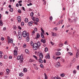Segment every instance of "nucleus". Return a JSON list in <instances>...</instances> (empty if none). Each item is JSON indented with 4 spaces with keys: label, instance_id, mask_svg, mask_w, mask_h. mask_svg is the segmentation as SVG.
I'll use <instances>...</instances> for the list:
<instances>
[{
    "label": "nucleus",
    "instance_id": "obj_19",
    "mask_svg": "<svg viewBox=\"0 0 79 79\" xmlns=\"http://www.w3.org/2000/svg\"><path fill=\"white\" fill-rule=\"evenodd\" d=\"M37 46H38V47H40V45H41V43H40V42H38L37 43Z\"/></svg>",
    "mask_w": 79,
    "mask_h": 79
},
{
    "label": "nucleus",
    "instance_id": "obj_37",
    "mask_svg": "<svg viewBox=\"0 0 79 79\" xmlns=\"http://www.w3.org/2000/svg\"><path fill=\"white\" fill-rule=\"evenodd\" d=\"M49 19H50V20L51 21H52V19H53V17H52V16H51L49 18Z\"/></svg>",
    "mask_w": 79,
    "mask_h": 79
},
{
    "label": "nucleus",
    "instance_id": "obj_58",
    "mask_svg": "<svg viewBox=\"0 0 79 79\" xmlns=\"http://www.w3.org/2000/svg\"><path fill=\"white\" fill-rule=\"evenodd\" d=\"M50 42H51V44L52 45H54V43H53V42H52L51 41Z\"/></svg>",
    "mask_w": 79,
    "mask_h": 79
},
{
    "label": "nucleus",
    "instance_id": "obj_47",
    "mask_svg": "<svg viewBox=\"0 0 79 79\" xmlns=\"http://www.w3.org/2000/svg\"><path fill=\"white\" fill-rule=\"evenodd\" d=\"M30 45H31L32 46H33V47L34 44H33V42H31V43H30Z\"/></svg>",
    "mask_w": 79,
    "mask_h": 79
},
{
    "label": "nucleus",
    "instance_id": "obj_3",
    "mask_svg": "<svg viewBox=\"0 0 79 79\" xmlns=\"http://www.w3.org/2000/svg\"><path fill=\"white\" fill-rule=\"evenodd\" d=\"M41 30L42 32L41 33V37L43 39H45V37H44V35L45 34L44 31L43 30V29L42 28H41Z\"/></svg>",
    "mask_w": 79,
    "mask_h": 79
},
{
    "label": "nucleus",
    "instance_id": "obj_5",
    "mask_svg": "<svg viewBox=\"0 0 79 79\" xmlns=\"http://www.w3.org/2000/svg\"><path fill=\"white\" fill-rule=\"evenodd\" d=\"M17 50H18V47H16L15 48V50L14 51V55H15V56H17L18 55Z\"/></svg>",
    "mask_w": 79,
    "mask_h": 79
},
{
    "label": "nucleus",
    "instance_id": "obj_36",
    "mask_svg": "<svg viewBox=\"0 0 79 79\" xmlns=\"http://www.w3.org/2000/svg\"><path fill=\"white\" fill-rule=\"evenodd\" d=\"M60 76H61V77H64V76H65V74L64 73H62L60 74Z\"/></svg>",
    "mask_w": 79,
    "mask_h": 79
},
{
    "label": "nucleus",
    "instance_id": "obj_60",
    "mask_svg": "<svg viewBox=\"0 0 79 79\" xmlns=\"http://www.w3.org/2000/svg\"><path fill=\"white\" fill-rule=\"evenodd\" d=\"M54 79H59L58 77H54Z\"/></svg>",
    "mask_w": 79,
    "mask_h": 79
},
{
    "label": "nucleus",
    "instance_id": "obj_11",
    "mask_svg": "<svg viewBox=\"0 0 79 79\" xmlns=\"http://www.w3.org/2000/svg\"><path fill=\"white\" fill-rule=\"evenodd\" d=\"M59 66H60V62H58L56 65V68H59Z\"/></svg>",
    "mask_w": 79,
    "mask_h": 79
},
{
    "label": "nucleus",
    "instance_id": "obj_25",
    "mask_svg": "<svg viewBox=\"0 0 79 79\" xmlns=\"http://www.w3.org/2000/svg\"><path fill=\"white\" fill-rule=\"evenodd\" d=\"M33 57L35 58V60H38V59H37V57L35 55H33Z\"/></svg>",
    "mask_w": 79,
    "mask_h": 79
},
{
    "label": "nucleus",
    "instance_id": "obj_49",
    "mask_svg": "<svg viewBox=\"0 0 79 79\" xmlns=\"http://www.w3.org/2000/svg\"><path fill=\"white\" fill-rule=\"evenodd\" d=\"M13 27L14 29H16L17 28L16 27V26H13Z\"/></svg>",
    "mask_w": 79,
    "mask_h": 79
},
{
    "label": "nucleus",
    "instance_id": "obj_29",
    "mask_svg": "<svg viewBox=\"0 0 79 79\" xmlns=\"http://www.w3.org/2000/svg\"><path fill=\"white\" fill-rule=\"evenodd\" d=\"M40 36V35H39V33H37V35H36V37L37 38H39Z\"/></svg>",
    "mask_w": 79,
    "mask_h": 79
},
{
    "label": "nucleus",
    "instance_id": "obj_6",
    "mask_svg": "<svg viewBox=\"0 0 79 79\" xmlns=\"http://www.w3.org/2000/svg\"><path fill=\"white\" fill-rule=\"evenodd\" d=\"M18 37L19 40H21V39H22V34L19 33Z\"/></svg>",
    "mask_w": 79,
    "mask_h": 79
},
{
    "label": "nucleus",
    "instance_id": "obj_63",
    "mask_svg": "<svg viewBox=\"0 0 79 79\" xmlns=\"http://www.w3.org/2000/svg\"><path fill=\"white\" fill-rule=\"evenodd\" d=\"M55 29L56 30V31H57V30H58V29H57V27H55Z\"/></svg>",
    "mask_w": 79,
    "mask_h": 79
},
{
    "label": "nucleus",
    "instance_id": "obj_4",
    "mask_svg": "<svg viewBox=\"0 0 79 79\" xmlns=\"http://www.w3.org/2000/svg\"><path fill=\"white\" fill-rule=\"evenodd\" d=\"M38 48V46H37V45L36 43H35L34 44V45L33 46V48L34 50H37Z\"/></svg>",
    "mask_w": 79,
    "mask_h": 79
},
{
    "label": "nucleus",
    "instance_id": "obj_42",
    "mask_svg": "<svg viewBox=\"0 0 79 79\" xmlns=\"http://www.w3.org/2000/svg\"><path fill=\"white\" fill-rule=\"evenodd\" d=\"M4 58L5 59H6L7 58V56L6 55H5L4 56Z\"/></svg>",
    "mask_w": 79,
    "mask_h": 79
},
{
    "label": "nucleus",
    "instance_id": "obj_21",
    "mask_svg": "<svg viewBox=\"0 0 79 79\" xmlns=\"http://www.w3.org/2000/svg\"><path fill=\"white\" fill-rule=\"evenodd\" d=\"M41 42H42L44 44H45V42H46L45 40L44 39H42L41 40Z\"/></svg>",
    "mask_w": 79,
    "mask_h": 79
},
{
    "label": "nucleus",
    "instance_id": "obj_7",
    "mask_svg": "<svg viewBox=\"0 0 79 79\" xmlns=\"http://www.w3.org/2000/svg\"><path fill=\"white\" fill-rule=\"evenodd\" d=\"M79 51H78V50H77L76 53V58H77L79 57Z\"/></svg>",
    "mask_w": 79,
    "mask_h": 79
},
{
    "label": "nucleus",
    "instance_id": "obj_28",
    "mask_svg": "<svg viewBox=\"0 0 79 79\" xmlns=\"http://www.w3.org/2000/svg\"><path fill=\"white\" fill-rule=\"evenodd\" d=\"M30 16L31 17H32L33 16H34V13L33 12H32L31 14H30Z\"/></svg>",
    "mask_w": 79,
    "mask_h": 79
},
{
    "label": "nucleus",
    "instance_id": "obj_61",
    "mask_svg": "<svg viewBox=\"0 0 79 79\" xmlns=\"http://www.w3.org/2000/svg\"><path fill=\"white\" fill-rule=\"evenodd\" d=\"M19 3H22V1H19L18 2Z\"/></svg>",
    "mask_w": 79,
    "mask_h": 79
},
{
    "label": "nucleus",
    "instance_id": "obj_16",
    "mask_svg": "<svg viewBox=\"0 0 79 79\" xmlns=\"http://www.w3.org/2000/svg\"><path fill=\"white\" fill-rule=\"evenodd\" d=\"M6 72H7L6 73V74H7V75L9 74V73H10V70L8 69H7L6 70Z\"/></svg>",
    "mask_w": 79,
    "mask_h": 79
},
{
    "label": "nucleus",
    "instance_id": "obj_10",
    "mask_svg": "<svg viewBox=\"0 0 79 79\" xmlns=\"http://www.w3.org/2000/svg\"><path fill=\"white\" fill-rule=\"evenodd\" d=\"M39 57L40 58V59H42L43 57H44V56L43 54H42V53H40L39 54Z\"/></svg>",
    "mask_w": 79,
    "mask_h": 79
},
{
    "label": "nucleus",
    "instance_id": "obj_44",
    "mask_svg": "<svg viewBox=\"0 0 79 79\" xmlns=\"http://www.w3.org/2000/svg\"><path fill=\"white\" fill-rule=\"evenodd\" d=\"M34 68L36 69V70H38V69H39V68L37 67V66H35L34 67Z\"/></svg>",
    "mask_w": 79,
    "mask_h": 79
},
{
    "label": "nucleus",
    "instance_id": "obj_48",
    "mask_svg": "<svg viewBox=\"0 0 79 79\" xmlns=\"http://www.w3.org/2000/svg\"><path fill=\"white\" fill-rule=\"evenodd\" d=\"M73 74H76V71L75 70H74L73 71Z\"/></svg>",
    "mask_w": 79,
    "mask_h": 79
},
{
    "label": "nucleus",
    "instance_id": "obj_2",
    "mask_svg": "<svg viewBox=\"0 0 79 79\" xmlns=\"http://www.w3.org/2000/svg\"><path fill=\"white\" fill-rule=\"evenodd\" d=\"M22 35L23 37H28L29 34L27 33L26 31H24L22 33Z\"/></svg>",
    "mask_w": 79,
    "mask_h": 79
},
{
    "label": "nucleus",
    "instance_id": "obj_62",
    "mask_svg": "<svg viewBox=\"0 0 79 79\" xmlns=\"http://www.w3.org/2000/svg\"><path fill=\"white\" fill-rule=\"evenodd\" d=\"M32 34H35V31H32Z\"/></svg>",
    "mask_w": 79,
    "mask_h": 79
},
{
    "label": "nucleus",
    "instance_id": "obj_1",
    "mask_svg": "<svg viewBox=\"0 0 79 79\" xmlns=\"http://www.w3.org/2000/svg\"><path fill=\"white\" fill-rule=\"evenodd\" d=\"M17 60H20L19 61L20 63V64L23 63V60H24V59H23V55H21L20 56H17Z\"/></svg>",
    "mask_w": 79,
    "mask_h": 79
},
{
    "label": "nucleus",
    "instance_id": "obj_32",
    "mask_svg": "<svg viewBox=\"0 0 79 79\" xmlns=\"http://www.w3.org/2000/svg\"><path fill=\"white\" fill-rule=\"evenodd\" d=\"M63 44H59V47H62V46H63Z\"/></svg>",
    "mask_w": 79,
    "mask_h": 79
},
{
    "label": "nucleus",
    "instance_id": "obj_22",
    "mask_svg": "<svg viewBox=\"0 0 79 79\" xmlns=\"http://www.w3.org/2000/svg\"><path fill=\"white\" fill-rule=\"evenodd\" d=\"M27 37L26 41H27V42H29V35L28 36H27Z\"/></svg>",
    "mask_w": 79,
    "mask_h": 79
},
{
    "label": "nucleus",
    "instance_id": "obj_57",
    "mask_svg": "<svg viewBox=\"0 0 79 79\" xmlns=\"http://www.w3.org/2000/svg\"><path fill=\"white\" fill-rule=\"evenodd\" d=\"M6 27H4L3 28V31H5V30H6Z\"/></svg>",
    "mask_w": 79,
    "mask_h": 79
},
{
    "label": "nucleus",
    "instance_id": "obj_35",
    "mask_svg": "<svg viewBox=\"0 0 79 79\" xmlns=\"http://www.w3.org/2000/svg\"><path fill=\"white\" fill-rule=\"evenodd\" d=\"M48 51V48H45V52H47Z\"/></svg>",
    "mask_w": 79,
    "mask_h": 79
},
{
    "label": "nucleus",
    "instance_id": "obj_34",
    "mask_svg": "<svg viewBox=\"0 0 79 79\" xmlns=\"http://www.w3.org/2000/svg\"><path fill=\"white\" fill-rule=\"evenodd\" d=\"M19 76L21 77L23 76V74L22 73H21L19 74Z\"/></svg>",
    "mask_w": 79,
    "mask_h": 79
},
{
    "label": "nucleus",
    "instance_id": "obj_30",
    "mask_svg": "<svg viewBox=\"0 0 79 79\" xmlns=\"http://www.w3.org/2000/svg\"><path fill=\"white\" fill-rule=\"evenodd\" d=\"M35 21L37 23H39V19L38 18H36L35 19Z\"/></svg>",
    "mask_w": 79,
    "mask_h": 79
},
{
    "label": "nucleus",
    "instance_id": "obj_24",
    "mask_svg": "<svg viewBox=\"0 0 79 79\" xmlns=\"http://www.w3.org/2000/svg\"><path fill=\"white\" fill-rule=\"evenodd\" d=\"M44 76H45V78L44 79H48V77H47V75H46V73H44Z\"/></svg>",
    "mask_w": 79,
    "mask_h": 79
},
{
    "label": "nucleus",
    "instance_id": "obj_50",
    "mask_svg": "<svg viewBox=\"0 0 79 79\" xmlns=\"http://www.w3.org/2000/svg\"><path fill=\"white\" fill-rule=\"evenodd\" d=\"M18 28L19 29H20V30H21V27L19 26H18Z\"/></svg>",
    "mask_w": 79,
    "mask_h": 79
},
{
    "label": "nucleus",
    "instance_id": "obj_13",
    "mask_svg": "<svg viewBox=\"0 0 79 79\" xmlns=\"http://www.w3.org/2000/svg\"><path fill=\"white\" fill-rule=\"evenodd\" d=\"M34 23V22L33 21H31L30 22H28V25L29 26H31L32 25V24H33V23Z\"/></svg>",
    "mask_w": 79,
    "mask_h": 79
},
{
    "label": "nucleus",
    "instance_id": "obj_64",
    "mask_svg": "<svg viewBox=\"0 0 79 79\" xmlns=\"http://www.w3.org/2000/svg\"><path fill=\"white\" fill-rule=\"evenodd\" d=\"M0 75H3V73L0 72Z\"/></svg>",
    "mask_w": 79,
    "mask_h": 79
},
{
    "label": "nucleus",
    "instance_id": "obj_20",
    "mask_svg": "<svg viewBox=\"0 0 79 79\" xmlns=\"http://www.w3.org/2000/svg\"><path fill=\"white\" fill-rule=\"evenodd\" d=\"M61 55V52H57L56 53V56H59Z\"/></svg>",
    "mask_w": 79,
    "mask_h": 79
},
{
    "label": "nucleus",
    "instance_id": "obj_9",
    "mask_svg": "<svg viewBox=\"0 0 79 79\" xmlns=\"http://www.w3.org/2000/svg\"><path fill=\"white\" fill-rule=\"evenodd\" d=\"M17 19L18 23H20L21 22V17L20 16L17 17Z\"/></svg>",
    "mask_w": 79,
    "mask_h": 79
},
{
    "label": "nucleus",
    "instance_id": "obj_14",
    "mask_svg": "<svg viewBox=\"0 0 79 79\" xmlns=\"http://www.w3.org/2000/svg\"><path fill=\"white\" fill-rule=\"evenodd\" d=\"M67 54L68 55H69V56H73V54L70 52H68Z\"/></svg>",
    "mask_w": 79,
    "mask_h": 79
},
{
    "label": "nucleus",
    "instance_id": "obj_23",
    "mask_svg": "<svg viewBox=\"0 0 79 79\" xmlns=\"http://www.w3.org/2000/svg\"><path fill=\"white\" fill-rule=\"evenodd\" d=\"M25 52L27 54H29V51L28 50L26 49L25 50Z\"/></svg>",
    "mask_w": 79,
    "mask_h": 79
},
{
    "label": "nucleus",
    "instance_id": "obj_56",
    "mask_svg": "<svg viewBox=\"0 0 79 79\" xmlns=\"http://www.w3.org/2000/svg\"><path fill=\"white\" fill-rule=\"evenodd\" d=\"M77 69L78 70H79V65H78L77 66Z\"/></svg>",
    "mask_w": 79,
    "mask_h": 79
},
{
    "label": "nucleus",
    "instance_id": "obj_31",
    "mask_svg": "<svg viewBox=\"0 0 79 79\" xmlns=\"http://www.w3.org/2000/svg\"><path fill=\"white\" fill-rule=\"evenodd\" d=\"M32 19L33 21H35V17L34 16L32 17Z\"/></svg>",
    "mask_w": 79,
    "mask_h": 79
},
{
    "label": "nucleus",
    "instance_id": "obj_51",
    "mask_svg": "<svg viewBox=\"0 0 79 79\" xmlns=\"http://www.w3.org/2000/svg\"><path fill=\"white\" fill-rule=\"evenodd\" d=\"M40 67H41V68H43L44 67V66H43V64H41L40 65Z\"/></svg>",
    "mask_w": 79,
    "mask_h": 79
},
{
    "label": "nucleus",
    "instance_id": "obj_46",
    "mask_svg": "<svg viewBox=\"0 0 79 79\" xmlns=\"http://www.w3.org/2000/svg\"><path fill=\"white\" fill-rule=\"evenodd\" d=\"M5 39V38H4L3 37H2L1 38V40H2V41L4 40Z\"/></svg>",
    "mask_w": 79,
    "mask_h": 79
},
{
    "label": "nucleus",
    "instance_id": "obj_17",
    "mask_svg": "<svg viewBox=\"0 0 79 79\" xmlns=\"http://www.w3.org/2000/svg\"><path fill=\"white\" fill-rule=\"evenodd\" d=\"M50 54L49 53L47 54V55L46 56V59H47L48 58V59H50Z\"/></svg>",
    "mask_w": 79,
    "mask_h": 79
},
{
    "label": "nucleus",
    "instance_id": "obj_53",
    "mask_svg": "<svg viewBox=\"0 0 79 79\" xmlns=\"http://www.w3.org/2000/svg\"><path fill=\"white\" fill-rule=\"evenodd\" d=\"M60 23H61V21H59V22L57 23V25H59V24H60Z\"/></svg>",
    "mask_w": 79,
    "mask_h": 79
},
{
    "label": "nucleus",
    "instance_id": "obj_43",
    "mask_svg": "<svg viewBox=\"0 0 79 79\" xmlns=\"http://www.w3.org/2000/svg\"><path fill=\"white\" fill-rule=\"evenodd\" d=\"M34 30L35 31V32H37V29L36 27H35L34 29Z\"/></svg>",
    "mask_w": 79,
    "mask_h": 79
},
{
    "label": "nucleus",
    "instance_id": "obj_8",
    "mask_svg": "<svg viewBox=\"0 0 79 79\" xmlns=\"http://www.w3.org/2000/svg\"><path fill=\"white\" fill-rule=\"evenodd\" d=\"M13 39H11L10 40H8V43L9 44V43H11V44H13Z\"/></svg>",
    "mask_w": 79,
    "mask_h": 79
},
{
    "label": "nucleus",
    "instance_id": "obj_18",
    "mask_svg": "<svg viewBox=\"0 0 79 79\" xmlns=\"http://www.w3.org/2000/svg\"><path fill=\"white\" fill-rule=\"evenodd\" d=\"M3 25V23L2 21V20H0V26H2Z\"/></svg>",
    "mask_w": 79,
    "mask_h": 79
},
{
    "label": "nucleus",
    "instance_id": "obj_40",
    "mask_svg": "<svg viewBox=\"0 0 79 79\" xmlns=\"http://www.w3.org/2000/svg\"><path fill=\"white\" fill-rule=\"evenodd\" d=\"M21 25L23 26L24 25V22H22L21 23Z\"/></svg>",
    "mask_w": 79,
    "mask_h": 79
},
{
    "label": "nucleus",
    "instance_id": "obj_26",
    "mask_svg": "<svg viewBox=\"0 0 79 79\" xmlns=\"http://www.w3.org/2000/svg\"><path fill=\"white\" fill-rule=\"evenodd\" d=\"M23 71L25 73H26L27 71V69L26 68H24L23 69Z\"/></svg>",
    "mask_w": 79,
    "mask_h": 79
},
{
    "label": "nucleus",
    "instance_id": "obj_39",
    "mask_svg": "<svg viewBox=\"0 0 79 79\" xmlns=\"http://www.w3.org/2000/svg\"><path fill=\"white\" fill-rule=\"evenodd\" d=\"M29 62H33L34 61V60L32 59H30L29 61Z\"/></svg>",
    "mask_w": 79,
    "mask_h": 79
},
{
    "label": "nucleus",
    "instance_id": "obj_15",
    "mask_svg": "<svg viewBox=\"0 0 79 79\" xmlns=\"http://www.w3.org/2000/svg\"><path fill=\"white\" fill-rule=\"evenodd\" d=\"M41 59H40V58L38 60V61H39V62L40 63H41V64L43 63V60H42Z\"/></svg>",
    "mask_w": 79,
    "mask_h": 79
},
{
    "label": "nucleus",
    "instance_id": "obj_52",
    "mask_svg": "<svg viewBox=\"0 0 79 79\" xmlns=\"http://www.w3.org/2000/svg\"><path fill=\"white\" fill-rule=\"evenodd\" d=\"M34 23L35 24V25H36L37 26L38 25V23L36 22H34Z\"/></svg>",
    "mask_w": 79,
    "mask_h": 79
},
{
    "label": "nucleus",
    "instance_id": "obj_45",
    "mask_svg": "<svg viewBox=\"0 0 79 79\" xmlns=\"http://www.w3.org/2000/svg\"><path fill=\"white\" fill-rule=\"evenodd\" d=\"M18 13H21V10L19 9L18 10Z\"/></svg>",
    "mask_w": 79,
    "mask_h": 79
},
{
    "label": "nucleus",
    "instance_id": "obj_12",
    "mask_svg": "<svg viewBox=\"0 0 79 79\" xmlns=\"http://www.w3.org/2000/svg\"><path fill=\"white\" fill-rule=\"evenodd\" d=\"M51 34L52 37H55V36L56 35V33H54L52 32Z\"/></svg>",
    "mask_w": 79,
    "mask_h": 79
},
{
    "label": "nucleus",
    "instance_id": "obj_54",
    "mask_svg": "<svg viewBox=\"0 0 79 79\" xmlns=\"http://www.w3.org/2000/svg\"><path fill=\"white\" fill-rule=\"evenodd\" d=\"M9 59H12V56H9Z\"/></svg>",
    "mask_w": 79,
    "mask_h": 79
},
{
    "label": "nucleus",
    "instance_id": "obj_59",
    "mask_svg": "<svg viewBox=\"0 0 79 79\" xmlns=\"http://www.w3.org/2000/svg\"><path fill=\"white\" fill-rule=\"evenodd\" d=\"M22 9L23 10V11H25V9L24 8V7H22Z\"/></svg>",
    "mask_w": 79,
    "mask_h": 79
},
{
    "label": "nucleus",
    "instance_id": "obj_55",
    "mask_svg": "<svg viewBox=\"0 0 79 79\" xmlns=\"http://www.w3.org/2000/svg\"><path fill=\"white\" fill-rule=\"evenodd\" d=\"M67 42H68V41H65L64 43V44H65V45H66V44H67Z\"/></svg>",
    "mask_w": 79,
    "mask_h": 79
},
{
    "label": "nucleus",
    "instance_id": "obj_41",
    "mask_svg": "<svg viewBox=\"0 0 79 79\" xmlns=\"http://www.w3.org/2000/svg\"><path fill=\"white\" fill-rule=\"evenodd\" d=\"M76 61V59H75L74 58H73L72 59V61L74 63V62Z\"/></svg>",
    "mask_w": 79,
    "mask_h": 79
},
{
    "label": "nucleus",
    "instance_id": "obj_33",
    "mask_svg": "<svg viewBox=\"0 0 79 79\" xmlns=\"http://www.w3.org/2000/svg\"><path fill=\"white\" fill-rule=\"evenodd\" d=\"M10 11H11V12H13V9L12 8H10Z\"/></svg>",
    "mask_w": 79,
    "mask_h": 79
},
{
    "label": "nucleus",
    "instance_id": "obj_27",
    "mask_svg": "<svg viewBox=\"0 0 79 79\" xmlns=\"http://www.w3.org/2000/svg\"><path fill=\"white\" fill-rule=\"evenodd\" d=\"M25 23H28V19L26 18L25 19Z\"/></svg>",
    "mask_w": 79,
    "mask_h": 79
},
{
    "label": "nucleus",
    "instance_id": "obj_38",
    "mask_svg": "<svg viewBox=\"0 0 79 79\" xmlns=\"http://www.w3.org/2000/svg\"><path fill=\"white\" fill-rule=\"evenodd\" d=\"M60 58H61V57H60L58 56V57H57L56 58V60H58V59H60Z\"/></svg>",
    "mask_w": 79,
    "mask_h": 79
}]
</instances>
